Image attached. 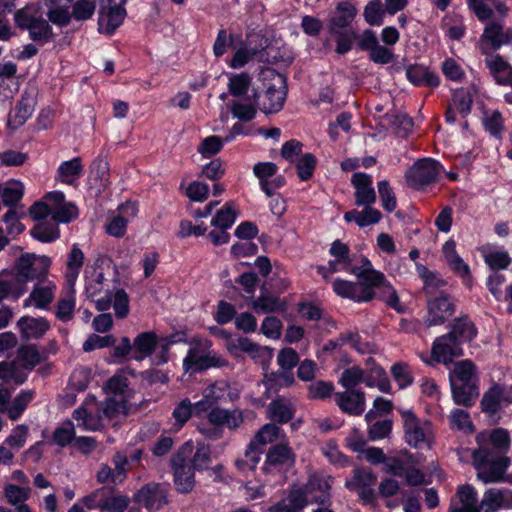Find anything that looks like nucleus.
<instances>
[{
    "mask_svg": "<svg viewBox=\"0 0 512 512\" xmlns=\"http://www.w3.org/2000/svg\"><path fill=\"white\" fill-rule=\"evenodd\" d=\"M239 398V391L228 381L220 379L210 383L202 390V399L195 402V416L205 417L215 427L238 428L244 421L239 409L228 410L219 404L234 402Z\"/></svg>",
    "mask_w": 512,
    "mask_h": 512,
    "instance_id": "obj_1",
    "label": "nucleus"
},
{
    "mask_svg": "<svg viewBox=\"0 0 512 512\" xmlns=\"http://www.w3.org/2000/svg\"><path fill=\"white\" fill-rule=\"evenodd\" d=\"M479 448L473 452V464L478 478L484 483L499 482L509 466V459L498 456L492 450L507 451L510 446L509 433L501 428L481 432L477 436Z\"/></svg>",
    "mask_w": 512,
    "mask_h": 512,
    "instance_id": "obj_2",
    "label": "nucleus"
},
{
    "mask_svg": "<svg viewBox=\"0 0 512 512\" xmlns=\"http://www.w3.org/2000/svg\"><path fill=\"white\" fill-rule=\"evenodd\" d=\"M329 270L346 271L355 275L374 292V296L378 295L388 305L397 308L398 297L394 289L386 282L382 273L372 268L367 258H335L329 262Z\"/></svg>",
    "mask_w": 512,
    "mask_h": 512,
    "instance_id": "obj_3",
    "label": "nucleus"
},
{
    "mask_svg": "<svg viewBox=\"0 0 512 512\" xmlns=\"http://www.w3.org/2000/svg\"><path fill=\"white\" fill-rule=\"evenodd\" d=\"M406 443L416 449H431L435 441L433 425L411 410H400Z\"/></svg>",
    "mask_w": 512,
    "mask_h": 512,
    "instance_id": "obj_4",
    "label": "nucleus"
},
{
    "mask_svg": "<svg viewBox=\"0 0 512 512\" xmlns=\"http://www.w3.org/2000/svg\"><path fill=\"white\" fill-rule=\"evenodd\" d=\"M339 383L346 389H354L358 384L365 383L367 387H377L384 393L391 391V385L384 369L375 364L367 370L359 366L345 369L339 378Z\"/></svg>",
    "mask_w": 512,
    "mask_h": 512,
    "instance_id": "obj_5",
    "label": "nucleus"
},
{
    "mask_svg": "<svg viewBox=\"0 0 512 512\" xmlns=\"http://www.w3.org/2000/svg\"><path fill=\"white\" fill-rule=\"evenodd\" d=\"M192 448L191 443H186L171 459L175 488L183 494L190 493L195 486L194 469L186 459Z\"/></svg>",
    "mask_w": 512,
    "mask_h": 512,
    "instance_id": "obj_6",
    "label": "nucleus"
},
{
    "mask_svg": "<svg viewBox=\"0 0 512 512\" xmlns=\"http://www.w3.org/2000/svg\"><path fill=\"white\" fill-rule=\"evenodd\" d=\"M126 0H100L98 26L101 33L112 34L124 21Z\"/></svg>",
    "mask_w": 512,
    "mask_h": 512,
    "instance_id": "obj_7",
    "label": "nucleus"
},
{
    "mask_svg": "<svg viewBox=\"0 0 512 512\" xmlns=\"http://www.w3.org/2000/svg\"><path fill=\"white\" fill-rule=\"evenodd\" d=\"M442 167L436 160L422 159L414 163L405 174L407 184L414 189H421L437 180Z\"/></svg>",
    "mask_w": 512,
    "mask_h": 512,
    "instance_id": "obj_8",
    "label": "nucleus"
},
{
    "mask_svg": "<svg viewBox=\"0 0 512 512\" xmlns=\"http://www.w3.org/2000/svg\"><path fill=\"white\" fill-rule=\"evenodd\" d=\"M138 213V206L135 202H125L111 212L104 225L105 232L112 237L121 238L126 234L127 225Z\"/></svg>",
    "mask_w": 512,
    "mask_h": 512,
    "instance_id": "obj_9",
    "label": "nucleus"
},
{
    "mask_svg": "<svg viewBox=\"0 0 512 512\" xmlns=\"http://www.w3.org/2000/svg\"><path fill=\"white\" fill-rule=\"evenodd\" d=\"M512 41V29L504 31L503 26L498 22L488 23L479 40V49L482 54L500 49Z\"/></svg>",
    "mask_w": 512,
    "mask_h": 512,
    "instance_id": "obj_10",
    "label": "nucleus"
},
{
    "mask_svg": "<svg viewBox=\"0 0 512 512\" xmlns=\"http://www.w3.org/2000/svg\"><path fill=\"white\" fill-rule=\"evenodd\" d=\"M295 463V455L286 444L275 445L269 449L262 470L266 474L282 473Z\"/></svg>",
    "mask_w": 512,
    "mask_h": 512,
    "instance_id": "obj_11",
    "label": "nucleus"
},
{
    "mask_svg": "<svg viewBox=\"0 0 512 512\" xmlns=\"http://www.w3.org/2000/svg\"><path fill=\"white\" fill-rule=\"evenodd\" d=\"M277 172L278 167L273 162H258L253 167V173L259 180L260 188L267 196H272L285 183L284 177L276 175Z\"/></svg>",
    "mask_w": 512,
    "mask_h": 512,
    "instance_id": "obj_12",
    "label": "nucleus"
},
{
    "mask_svg": "<svg viewBox=\"0 0 512 512\" xmlns=\"http://www.w3.org/2000/svg\"><path fill=\"white\" fill-rule=\"evenodd\" d=\"M226 363V360L218 357L214 352L205 354L199 348L192 347L183 360V368L186 372L196 373L210 367H222Z\"/></svg>",
    "mask_w": 512,
    "mask_h": 512,
    "instance_id": "obj_13",
    "label": "nucleus"
},
{
    "mask_svg": "<svg viewBox=\"0 0 512 512\" xmlns=\"http://www.w3.org/2000/svg\"><path fill=\"white\" fill-rule=\"evenodd\" d=\"M95 306L99 311H106L112 307L116 317L124 318L129 313V298L124 289L114 287L97 298Z\"/></svg>",
    "mask_w": 512,
    "mask_h": 512,
    "instance_id": "obj_14",
    "label": "nucleus"
},
{
    "mask_svg": "<svg viewBox=\"0 0 512 512\" xmlns=\"http://www.w3.org/2000/svg\"><path fill=\"white\" fill-rule=\"evenodd\" d=\"M330 478L311 474L303 487H295L291 491H301L309 503H324L329 498Z\"/></svg>",
    "mask_w": 512,
    "mask_h": 512,
    "instance_id": "obj_15",
    "label": "nucleus"
},
{
    "mask_svg": "<svg viewBox=\"0 0 512 512\" xmlns=\"http://www.w3.org/2000/svg\"><path fill=\"white\" fill-rule=\"evenodd\" d=\"M463 354L460 343L453 335L438 337L432 346V359L443 364H449L455 357Z\"/></svg>",
    "mask_w": 512,
    "mask_h": 512,
    "instance_id": "obj_16",
    "label": "nucleus"
},
{
    "mask_svg": "<svg viewBox=\"0 0 512 512\" xmlns=\"http://www.w3.org/2000/svg\"><path fill=\"white\" fill-rule=\"evenodd\" d=\"M273 84L266 90L262 101V111L265 113L278 112L286 99V81L284 76L276 74L273 79Z\"/></svg>",
    "mask_w": 512,
    "mask_h": 512,
    "instance_id": "obj_17",
    "label": "nucleus"
},
{
    "mask_svg": "<svg viewBox=\"0 0 512 512\" xmlns=\"http://www.w3.org/2000/svg\"><path fill=\"white\" fill-rule=\"evenodd\" d=\"M45 200L52 203V220L56 223H69L78 216V209L73 203L65 202V195L61 191L49 192Z\"/></svg>",
    "mask_w": 512,
    "mask_h": 512,
    "instance_id": "obj_18",
    "label": "nucleus"
},
{
    "mask_svg": "<svg viewBox=\"0 0 512 512\" xmlns=\"http://www.w3.org/2000/svg\"><path fill=\"white\" fill-rule=\"evenodd\" d=\"M511 403L512 389L500 385H493L481 400L482 410L488 414H495Z\"/></svg>",
    "mask_w": 512,
    "mask_h": 512,
    "instance_id": "obj_19",
    "label": "nucleus"
},
{
    "mask_svg": "<svg viewBox=\"0 0 512 512\" xmlns=\"http://www.w3.org/2000/svg\"><path fill=\"white\" fill-rule=\"evenodd\" d=\"M167 488L160 484H148L138 491L136 501L149 511H157L167 504Z\"/></svg>",
    "mask_w": 512,
    "mask_h": 512,
    "instance_id": "obj_20",
    "label": "nucleus"
},
{
    "mask_svg": "<svg viewBox=\"0 0 512 512\" xmlns=\"http://www.w3.org/2000/svg\"><path fill=\"white\" fill-rule=\"evenodd\" d=\"M258 233V228L251 222H243L235 229V236L242 240L232 246L234 256H252L257 253V246L250 240Z\"/></svg>",
    "mask_w": 512,
    "mask_h": 512,
    "instance_id": "obj_21",
    "label": "nucleus"
},
{
    "mask_svg": "<svg viewBox=\"0 0 512 512\" xmlns=\"http://www.w3.org/2000/svg\"><path fill=\"white\" fill-rule=\"evenodd\" d=\"M334 400L342 412L360 415L366 407L365 394L359 389H346L334 394Z\"/></svg>",
    "mask_w": 512,
    "mask_h": 512,
    "instance_id": "obj_22",
    "label": "nucleus"
},
{
    "mask_svg": "<svg viewBox=\"0 0 512 512\" xmlns=\"http://www.w3.org/2000/svg\"><path fill=\"white\" fill-rule=\"evenodd\" d=\"M170 343L165 338H158L154 332H143L133 341V359L141 361L150 356L157 346L167 349Z\"/></svg>",
    "mask_w": 512,
    "mask_h": 512,
    "instance_id": "obj_23",
    "label": "nucleus"
},
{
    "mask_svg": "<svg viewBox=\"0 0 512 512\" xmlns=\"http://www.w3.org/2000/svg\"><path fill=\"white\" fill-rule=\"evenodd\" d=\"M468 8L479 21L490 20L496 12L500 17L508 15V7L502 0H466Z\"/></svg>",
    "mask_w": 512,
    "mask_h": 512,
    "instance_id": "obj_24",
    "label": "nucleus"
},
{
    "mask_svg": "<svg viewBox=\"0 0 512 512\" xmlns=\"http://www.w3.org/2000/svg\"><path fill=\"white\" fill-rule=\"evenodd\" d=\"M100 408L95 399L86 401V403L76 409L73 417L79 427L85 430L95 431L103 426L102 417L100 416Z\"/></svg>",
    "mask_w": 512,
    "mask_h": 512,
    "instance_id": "obj_25",
    "label": "nucleus"
},
{
    "mask_svg": "<svg viewBox=\"0 0 512 512\" xmlns=\"http://www.w3.org/2000/svg\"><path fill=\"white\" fill-rule=\"evenodd\" d=\"M358 280V283H352L336 279L333 282V290L337 295L357 302L369 301L374 297V292L363 283L362 279Z\"/></svg>",
    "mask_w": 512,
    "mask_h": 512,
    "instance_id": "obj_26",
    "label": "nucleus"
},
{
    "mask_svg": "<svg viewBox=\"0 0 512 512\" xmlns=\"http://www.w3.org/2000/svg\"><path fill=\"white\" fill-rule=\"evenodd\" d=\"M355 188V204L357 206H370L376 201V192L373 188L372 177L366 173L357 172L351 177Z\"/></svg>",
    "mask_w": 512,
    "mask_h": 512,
    "instance_id": "obj_27",
    "label": "nucleus"
},
{
    "mask_svg": "<svg viewBox=\"0 0 512 512\" xmlns=\"http://www.w3.org/2000/svg\"><path fill=\"white\" fill-rule=\"evenodd\" d=\"M483 512H496L500 509H512V491L509 489L491 488L480 501Z\"/></svg>",
    "mask_w": 512,
    "mask_h": 512,
    "instance_id": "obj_28",
    "label": "nucleus"
},
{
    "mask_svg": "<svg viewBox=\"0 0 512 512\" xmlns=\"http://www.w3.org/2000/svg\"><path fill=\"white\" fill-rule=\"evenodd\" d=\"M457 502H452L449 512H480L477 491L471 485L460 486L457 491Z\"/></svg>",
    "mask_w": 512,
    "mask_h": 512,
    "instance_id": "obj_29",
    "label": "nucleus"
},
{
    "mask_svg": "<svg viewBox=\"0 0 512 512\" xmlns=\"http://www.w3.org/2000/svg\"><path fill=\"white\" fill-rule=\"evenodd\" d=\"M454 314V306L446 296H440L429 303L427 326L444 323Z\"/></svg>",
    "mask_w": 512,
    "mask_h": 512,
    "instance_id": "obj_30",
    "label": "nucleus"
},
{
    "mask_svg": "<svg viewBox=\"0 0 512 512\" xmlns=\"http://www.w3.org/2000/svg\"><path fill=\"white\" fill-rule=\"evenodd\" d=\"M114 469L108 465H102L97 473V480L100 483L122 482L125 478L127 457L123 453H116L113 458Z\"/></svg>",
    "mask_w": 512,
    "mask_h": 512,
    "instance_id": "obj_31",
    "label": "nucleus"
},
{
    "mask_svg": "<svg viewBox=\"0 0 512 512\" xmlns=\"http://www.w3.org/2000/svg\"><path fill=\"white\" fill-rule=\"evenodd\" d=\"M84 174V168L80 157H74L62 162L57 168L55 180L65 185H73Z\"/></svg>",
    "mask_w": 512,
    "mask_h": 512,
    "instance_id": "obj_32",
    "label": "nucleus"
},
{
    "mask_svg": "<svg viewBox=\"0 0 512 512\" xmlns=\"http://www.w3.org/2000/svg\"><path fill=\"white\" fill-rule=\"evenodd\" d=\"M17 327L23 338L38 339L49 330L50 324L43 317L23 316L18 320Z\"/></svg>",
    "mask_w": 512,
    "mask_h": 512,
    "instance_id": "obj_33",
    "label": "nucleus"
},
{
    "mask_svg": "<svg viewBox=\"0 0 512 512\" xmlns=\"http://www.w3.org/2000/svg\"><path fill=\"white\" fill-rule=\"evenodd\" d=\"M55 290L56 285L53 282L36 285L29 297L24 301V306H34L38 309H47L54 299Z\"/></svg>",
    "mask_w": 512,
    "mask_h": 512,
    "instance_id": "obj_34",
    "label": "nucleus"
},
{
    "mask_svg": "<svg viewBox=\"0 0 512 512\" xmlns=\"http://www.w3.org/2000/svg\"><path fill=\"white\" fill-rule=\"evenodd\" d=\"M485 64L497 83L506 85L512 76V66L499 54H485Z\"/></svg>",
    "mask_w": 512,
    "mask_h": 512,
    "instance_id": "obj_35",
    "label": "nucleus"
},
{
    "mask_svg": "<svg viewBox=\"0 0 512 512\" xmlns=\"http://www.w3.org/2000/svg\"><path fill=\"white\" fill-rule=\"evenodd\" d=\"M49 262L46 258H19L18 272L25 280H33L46 275Z\"/></svg>",
    "mask_w": 512,
    "mask_h": 512,
    "instance_id": "obj_36",
    "label": "nucleus"
},
{
    "mask_svg": "<svg viewBox=\"0 0 512 512\" xmlns=\"http://www.w3.org/2000/svg\"><path fill=\"white\" fill-rule=\"evenodd\" d=\"M406 77L415 86L436 87L439 85V77L427 67L414 64L406 68Z\"/></svg>",
    "mask_w": 512,
    "mask_h": 512,
    "instance_id": "obj_37",
    "label": "nucleus"
},
{
    "mask_svg": "<svg viewBox=\"0 0 512 512\" xmlns=\"http://www.w3.org/2000/svg\"><path fill=\"white\" fill-rule=\"evenodd\" d=\"M228 106L233 117L241 121H250L256 115V94L253 97H238Z\"/></svg>",
    "mask_w": 512,
    "mask_h": 512,
    "instance_id": "obj_38",
    "label": "nucleus"
},
{
    "mask_svg": "<svg viewBox=\"0 0 512 512\" xmlns=\"http://www.w3.org/2000/svg\"><path fill=\"white\" fill-rule=\"evenodd\" d=\"M477 368L471 360H461L453 364L450 371V382L476 383Z\"/></svg>",
    "mask_w": 512,
    "mask_h": 512,
    "instance_id": "obj_39",
    "label": "nucleus"
},
{
    "mask_svg": "<svg viewBox=\"0 0 512 512\" xmlns=\"http://www.w3.org/2000/svg\"><path fill=\"white\" fill-rule=\"evenodd\" d=\"M451 389L453 400L459 405L471 406L479 395L476 383L451 382Z\"/></svg>",
    "mask_w": 512,
    "mask_h": 512,
    "instance_id": "obj_40",
    "label": "nucleus"
},
{
    "mask_svg": "<svg viewBox=\"0 0 512 512\" xmlns=\"http://www.w3.org/2000/svg\"><path fill=\"white\" fill-rule=\"evenodd\" d=\"M101 410L108 420L119 422L128 414V400L124 399V397H108Z\"/></svg>",
    "mask_w": 512,
    "mask_h": 512,
    "instance_id": "obj_41",
    "label": "nucleus"
},
{
    "mask_svg": "<svg viewBox=\"0 0 512 512\" xmlns=\"http://www.w3.org/2000/svg\"><path fill=\"white\" fill-rule=\"evenodd\" d=\"M30 233L34 239L44 243L53 242L60 236L58 223L54 222L51 217L37 222Z\"/></svg>",
    "mask_w": 512,
    "mask_h": 512,
    "instance_id": "obj_42",
    "label": "nucleus"
},
{
    "mask_svg": "<svg viewBox=\"0 0 512 512\" xmlns=\"http://www.w3.org/2000/svg\"><path fill=\"white\" fill-rule=\"evenodd\" d=\"M0 195L5 206L13 209L24 195V184L19 180H10L0 184Z\"/></svg>",
    "mask_w": 512,
    "mask_h": 512,
    "instance_id": "obj_43",
    "label": "nucleus"
},
{
    "mask_svg": "<svg viewBox=\"0 0 512 512\" xmlns=\"http://www.w3.org/2000/svg\"><path fill=\"white\" fill-rule=\"evenodd\" d=\"M344 219L347 222H355L359 227H365L378 223L381 219V213L370 205L365 206L361 211L354 209L346 212Z\"/></svg>",
    "mask_w": 512,
    "mask_h": 512,
    "instance_id": "obj_44",
    "label": "nucleus"
},
{
    "mask_svg": "<svg viewBox=\"0 0 512 512\" xmlns=\"http://www.w3.org/2000/svg\"><path fill=\"white\" fill-rule=\"evenodd\" d=\"M193 415L195 416V403L189 398L180 400L172 412V429L175 432L179 431Z\"/></svg>",
    "mask_w": 512,
    "mask_h": 512,
    "instance_id": "obj_45",
    "label": "nucleus"
},
{
    "mask_svg": "<svg viewBox=\"0 0 512 512\" xmlns=\"http://www.w3.org/2000/svg\"><path fill=\"white\" fill-rule=\"evenodd\" d=\"M307 500L301 491H291L288 498L270 508V512H301Z\"/></svg>",
    "mask_w": 512,
    "mask_h": 512,
    "instance_id": "obj_46",
    "label": "nucleus"
},
{
    "mask_svg": "<svg viewBox=\"0 0 512 512\" xmlns=\"http://www.w3.org/2000/svg\"><path fill=\"white\" fill-rule=\"evenodd\" d=\"M268 413L272 420L284 423L293 417L294 407L288 400L277 399L270 403Z\"/></svg>",
    "mask_w": 512,
    "mask_h": 512,
    "instance_id": "obj_47",
    "label": "nucleus"
},
{
    "mask_svg": "<svg viewBox=\"0 0 512 512\" xmlns=\"http://www.w3.org/2000/svg\"><path fill=\"white\" fill-rule=\"evenodd\" d=\"M34 398V392L31 390L21 391L17 397L9 404L6 414L9 419L16 421L21 417L29 403Z\"/></svg>",
    "mask_w": 512,
    "mask_h": 512,
    "instance_id": "obj_48",
    "label": "nucleus"
},
{
    "mask_svg": "<svg viewBox=\"0 0 512 512\" xmlns=\"http://www.w3.org/2000/svg\"><path fill=\"white\" fill-rule=\"evenodd\" d=\"M262 453L261 448L255 447L254 444L249 443L243 456L238 458L235 462L237 469L241 472L254 470L261 459Z\"/></svg>",
    "mask_w": 512,
    "mask_h": 512,
    "instance_id": "obj_49",
    "label": "nucleus"
},
{
    "mask_svg": "<svg viewBox=\"0 0 512 512\" xmlns=\"http://www.w3.org/2000/svg\"><path fill=\"white\" fill-rule=\"evenodd\" d=\"M227 76L229 93L236 98L244 97L251 85V77L247 73H228Z\"/></svg>",
    "mask_w": 512,
    "mask_h": 512,
    "instance_id": "obj_50",
    "label": "nucleus"
},
{
    "mask_svg": "<svg viewBox=\"0 0 512 512\" xmlns=\"http://www.w3.org/2000/svg\"><path fill=\"white\" fill-rule=\"evenodd\" d=\"M41 15L42 13L39 7L36 5H27L15 12L14 20L18 27L29 30Z\"/></svg>",
    "mask_w": 512,
    "mask_h": 512,
    "instance_id": "obj_51",
    "label": "nucleus"
},
{
    "mask_svg": "<svg viewBox=\"0 0 512 512\" xmlns=\"http://www.w3.org/2000/svg\"><path fill=\"white\" fill-rule=\"evenodd\" d=\"M356 15V8L348 2L340 3L337 7V14L331 20V28H346Z\"/></svg>",
    "mask_w": 512,
    "mask_h": 512,
    "instance_id": "obj_52",
    "label": "nucleus"
},
{
    "mask_svg": "<svg viewBox=\"0 0 512 512\" xmlns=\"http://www.w3.org/2000/svg\"><path fill=\"white\" fill-rule=\"evenodd\" d=\"M236 220V211L231 203H226L212 218L211 225L228 230Z\"/></svg>",
    "mask_w": 512,
    "mask_h": 512,
    "instance_id": "obj_53",
    "label": "nucleus"
},
{
    "mask_svg": "<svg viewBox=\"0 0 512 512\" xmlns=\"http://www.w3.org/2000/svg\"><path fill=\"white\" fill-rule=\"evenodd\" d=\"M448 335H453L459 343L470 341L476 336V329L470 320L461 318L455 322L452 331Z\"/></svg>",
    "mask_w": 512,
    "mask_h": 512,
    "instance_id": "obj_54",
    "label": "nucleus"
},
{
    "mask_svg": "<svg viewBox=\"0 0 512 512\" xmlns=\"http://www.w3.org/2000/svg\"><path fill=\"white\" fill-rule=\"evenodd\" d=\"M416 270L424 282V289L427 293H434L438 288L445 285V281L435 272L429 271L426 267L415 263Z\"/></svg>",
    "mask_w": 512,
    "mask_h": 512,
    "instance_id": "obj_55",
    "label": "nucleus"
},
{
    "mask_svg": "<svg viewBox=\"0 0 512 512\" xmlns=\"http://www.w3.org/2000/svg\"><path fill=\"white\" fill-rule=\"evenodd\" d=\"M280 436V428L274 424L264 425L251 440V444L261 448L269 443L276 441Z\"/></svg>",
    "mask_w": 512,
    "mask_h": 512,
    "instance_id": "obj_56",
    "label": "nucleus"
},
{
    "mask_svg": "<svg viewBox=\"0 0 512 512\" xmlns=\"http://www.w3.org/2000/svg\"><path fill=\"white\" fill-rule=\"evenodd\" d=\"M252 308L257 313H271L283 311L285 309V305L278 297L265 295L255 300L252 304Z\"/></svg>",
    "mask_w": 512,
    "mask_h": 512,
    "instance_id": "obj_57",
    "label": "nucleus"
},
{
    "mask_svg": "<svg viewBox=\"0 0 512 512\" xmlns=\"http://www.w3.org/2000/svg\"><path fill=\"white\" fill-rule=\"evenodd\" d=\"M377 188L382 202V207L387 212H393L397 207V200L389 182L387 180H381L378 182Z\"/></svg>",
    "mask_w": 512,
    "mask_h": 512,
    "instance_id": "obj_58",
    "label": "nucleus"
},
{
    "mask_svg": "<svg viewBox=\"0 0 512 512\" xmlns=\"http://www.w3.org/2000/svg\"><path fill=\"white\" fill-rule=\"evenodd\" d=\"M96 10V3L93 0H77L72 6L71 16L77 21L90 19Z\"/></svg>",
    "mask_w": 512,
    "mask_h": 512,
    "instance_id": "obj_59",
    "label": "nucleus"
},
{
    "mask_svg": "<svg viewBox=\"0 0 512 512\" xmlns=\"http://www.w3.org/2000/svg\"><path fill=\"white\" fill-rule=\"evenodd\" d=\"M128 379L123 375H115L111 377L106 385L108 392L111 394L110 397H124L128 400Z\"/></svg>",
    "mask_w": 512,
    "mask_h": 512,
    "instance_id": "obj_60",
    "label": "nucleus"
},
{
    "mask_svg": "<svg viewBox=\"0 0 512 512\" xmlns=\"http://www.w3.org/2000/svg\"><path fill=\"white\" fill-rule=\"evenodd\" d=\"M28 434L29 428L27 425H17L6 438L5 444H7L10 449L18 451L25 445Z\"/></svg>",
    "mask_w": 512,
    "mask_h": 512,
    "instance_id": "obj_61",
    "label": "nucleus"
},
{
    "mask_svg": "<svg viewBox=\"0 0 512 512\" xmlns=\"http://www.w3.org/2000/svg\"><path fill=\"white\" fill-rule=\"evenodd\" d=\"M376 481V477L366 469H356L354 471L353 479L346 482V487L349 489H360L370 487Z\"/></svg>",
    "mask_w": 512,
    "mask_h": 512,
    "instance_id": "obj_62",
    "label": "nucleus"
},
{
    "mask_svg": "<svg viewBox=\"0 0 512 512\" xmlns=\"http://www.w3.org/2000/svg\"><path fill=\"white\" fill-rule=\"evenodd\" d=\"M321 452L331 464L343 467L348 463L346 457L340 452L337 444L333 440L324 443L321 446Z\"/></svg>",
    "mask_w": 512,
    "mask_h": 512,
    "instance_id": "obj_63",
    "label": "nucleus"
},
{
    "mask_svg": "<svg viewBox=\"0 0 512 512\" xmlns=\"http://www.w3.org/2000/svg\"><path fill=\"white\" fill-rule=\"evenodd\" d=\"M29 33L34 41L48 42L52 36V29L49 23L42 17L29 28Z\"/></svg>",
    "mask_w": 512,
    "mask_h": 512,
    "instance_id": "obj_64",
    "label": "nucleus"
}]
</instances>
